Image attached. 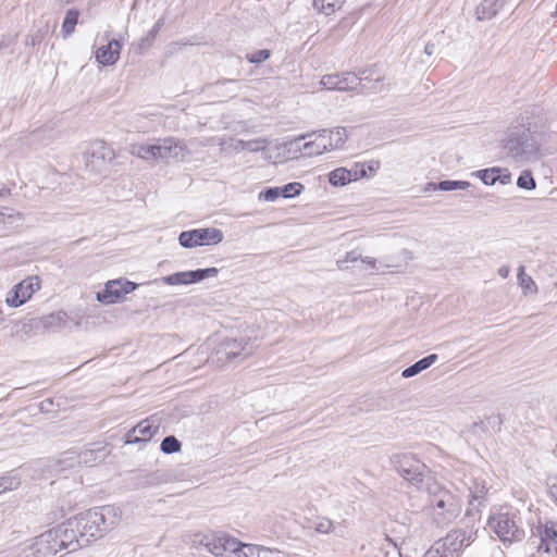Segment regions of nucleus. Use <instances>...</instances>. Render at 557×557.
<instances>
[{"label":"nucleus","instance_id":"obj_49","mask_svg":"<svg viewBox=\"0 0 557 557\" xmlns=\"http://www.w3.org/2000/svg\"><path fill=\"white\" fill-rule=\"evenodd\" d=\"M16 41V35H3L0 38V50L5 49Z\"/></svg>","mask_w":557,"mask_h":557},{"label":"nucleus","instance_id":"obj_45","mask_svg":"<svg viewBox=\"0 0 557 557\" xmlns=\"http://www.w3.org/2000/svg\"><path fill=\"white\" fill-rule=\"evenodd\" d=\"M359 259H361V252L358 251L357 249H354L351 251H348L343 260H338L337 261V268L339 270H345L347 268L345 265V263H347V262H356Z\"/></svg>","mask_w":557,"mask_h":557},{"label":"nucleus","instance_id":"obj_53","mask_svg":"<svg viewBox=\"0 0 557 557\" xmlns=\"http://www.w3.org/2000/svg\"><path fill=\"white\" fill-rule=\"evenodd\" d=\"M435 50H436V46H435V44H432V42L426 44V46L424 48V52L428 55L434 54Z\"/></svg>","mask_w":557,"mask_h":557},{"label":"nucleus","instance_id":"obj_38","mask_svg":"<svg viewBox=\"0 0 557 557\" xmlns=\"http://www.w3.org/2000/svg\"><path fill=\"white\" fill-rule=\"evenodd\" d=\"M517 186L521 189L532 190L536 187L535 180L531 171H522L517 180Z\"/></svg>","mask_w":557,"mask_h":557},{"label":"nucleus","instance_id":"obj_2","mask_svg":"<svg viewBox=\"0 0 557 557\" xmlns=\"http://www.w3.org/2000/svg\"><path fill=\"white\" fill-rule=\"evenodd\" d=\"M423 491L430 495L431 516L434 523L445 527L457 519L461 512V500L455 493L441 487L435 481Z\"/></svg>","mask_w":557,"mask_h":557},{"label":"nucleus","instance_id":"obj_58","mask_svg":"<svg viewBox=\"0 0 557 557\" xmlns=\"http://www.w3.org/2000/svg\"><path fill=\"white\" fill-rule=\"evenodd\" d=\"M223 83H235V81H233V79H226V81H223Z\"/></svg>","mask_w":557,"mask_h":557},{"label":"nucleus","instance_id":"obj_37","mask_svg":"<svg viewBox=\"0 0 557 557\" xmlns=\"http://www.w3.org/2000/svg\"><path fill=\"white\" fill-rule=\"evenodd\" d=\"M160 449L166 455L178 453L182 449V443L175 436L169 435L162 440Z\"/></svg>","mask_w":557,"mask_h":557},{"label":"nucleus","instance_id":"obj_26","mask_svg":"<svg viewBox=\"0 0 557 557\" xmlns=\"http://www.w3.org/2000/svg\"><path fill=\"white\" fill-rule=\"evenodd\" d=\"M470 183L467 181H441L438 183H429L425 190H442V191H450L457 189H468L470 187Z\"/></svg>","mask_w":557,"mask_h":557},{"label":"nucleus","instance_id":"obj_48","mask_svg":"<svg viewBox=\"0 0 557 557\" xmlns=\"http://www.w3.org/2000/svg\"><path fill=\"white\" fill-rule=\"evenodd\" d=\"M547 494L550 500L557 506V478L550 479L547 483Z\"/></svg>","mask_w":557,"mask_h":557},{"label":"nucleus","instance_id":"obj_32","mask_svg":"<svg viewBox=\"0 0 557 557\" xmlns=\"http://www.w3.org/2000/svg\"><path fill=\"white\" fill-rule=\"evenodd\" d=\"M79 16V12L75 9H70L66 11L65 17L63 20L62 24V32L64 34V37L70 36L74 30L75 26L77 24Z\"/></svg>","mask_w":557,"mask_h":557},{"label":"nucleus","instance_id":"obj_52","mask_svg":"<svg viewBox=\"0 0 557 557\" xmlns=\"http://www.w3.org/2000/svg\"><path fill=\"white\" fill-rule=\"evenodd\" d=\"M361 262L368 264L372 269H375L376 260L371 257L361 258Z\"/></svg>","mask_w":557,"mask_h":557},{"label":"nucleus","instance_id":"obj_46","mask_svg":"<svg viewBox=\"0 0 557 557\" xmlns=\"http://www.w3.org/2000/svg\"><path fill=\"white\" fill-rule=\"evenodd\" d=\"M349 171L350 182L357 181L359 178L367 176V170L364 163H356L355 166Z\"/></svg>","mask_w":557,"mask_h":557},{"label":"nucleus","instance_id":"obj_1","mask_svg":"<svg viewBox=\"0 0 557 557\" xmlns=\"http://www.w3.org/2000/svg\"><path fill=\"white\" fill-rule=\"evenodd\" d=\"M120 516L112 506H101L81 512L70 518V525H74L83 545L101 539L109 530L117 524Z\"/></svg>","mask_w":557,"mask_h":557},{"label":"nucleus","instance_id":"obj_44","mask_svg":"<svg viewBox=\"0 0 557 557\" xmlns=\"http://www.w3.org/2000/svg\"><path fill=\"white\" fill-rule=\"evenodd\" d=\"M271 55L270 50L268 49H261L253 53L247 54L246 59L249 63L259 64L268 60Z\"/></svg>","mask_w":557,"mask_h":557},{"label":"nucleus","instance_id":"obj_34","mask_svg":"<svg viewBox=\"0 0 557 557\" xmlns=\"http://www.w3.org/2000/svg\"><path fill=\"white\" fill-rule=\"evenodd\" d=\"M308 528L313 529L317 533L320 534H329L333 531L334 524L329 518L320 517L315 520H310L308 522Z\"/></svg>","mask_w":557,"mask_h":557},{"label":"nucleus","instance_id":"obj_35","mask_svg":"<svg viewBox=\"0 0 557 557\" xmlns=\"http://www.w3.org/2000/svg\"><path fill=\"white\" fill-rule=\"evenodd\" d=\"M314 10L326 16L334 14L341 8L333 0H312Z\"/></svg>","mask_w":557,"mask_h":557},{"label":"nucleus","instance_id":"obj_62","mask_svg":"<svg viewBox=\"0 0 557 557\" xmlns=\"http://www.w3.org/2000/svg\"><path fill=\"white\" fill-rule=\"evenodd\" d=\"M530 557H534V555H531Z\"/></svg>","mask_w":557,"mask_h":557},{"label":"nucleus","instance_id":"obj_56","mask_svg":"<svg viewBox=\"0 0 557 557\" xmlns=\"http://www.w3.org/2000/svg\"><path fill=\"white\" fill-rule=\"evenodd\" d=\"M9 193H10V189L1 188L0 189V197H5L7 195H9Z\"/></svg>","mask_w":557,"mask_h":557},{"label":"nucleus","instance_id":"obj_41","mask_svg":"<svg viewBox=\"0 0 557 557\" xmlns=\"http://www.w3.org/2000/svg\"><path fill=\"white\" fill-rule=\"evenodd\" d=\"M67 320V314L63 311H59L57 313H51L44 318V323L46 326H64Z\"/></svg>","mask_w":557,"mask_h":557},{"label":"nucleus","instance_id":"obj_31","mask_svg":"<svg viewBox=\"0 0 557 557\" xmlns=\"http://www.w3.org/2000/svg\"><path fill=\"white\" fill-rule=\"evenodd\" d=\"M329 182L333 186H345L350 183L349 171L346 168H337L329 174Z\"/></svg>","mask_w":557,"mask_h":557},{"label":"nucleus","instance_id":"obj_23","mask_svg":"<svg viewBox=\"0 0 557 557\" xmlns=\"http://www.w3.org/2000/svg\"><path fill=\"white\" fill-rule=\"evenodd\" d=\"M505 0H483L476 8V16L479 20H491L504 7Z\"/></svg>","mask_w":557,"mask_h":557},{"label":"nucleus","instance_id":"obj_60","mask_svg":"<svg viewBox=\"0 0 557 557\" xmlns=\"http://www.w3.org/2000/svg\"><path fill=\"white\" fill-rule=\"evenodd\" d=\"M555 552H556V554H557V545L555 546Z\"/></svg>","mask_w":557,"mask_h":557},{"label":"nucleus","instance_id":"obj_11","mask_svg":"<svg viewBox=\"0 0 557 557\" xmlns=\"http://www.w3.org/2000/svg\"><path fill=\"white\" fill-rule=\"evenodd\" d=\"M114 159V151L103 141L92 145L85 156V164L94 172H101Z\"/></svg>","mask_w":557,"mask_h":557},{"label":"nucleus","instance_id":"obj_13","mask_svg":"<svg viewBox=\"0 0 557 557\" xmlns=\"http://www.w3.org/2000/svg\"><path fill=\"white\" fill-rule=\"evenodd\" d=\"M324 135L323 129L313 131L311 133L302 134L295 139V144H298L300 140L308 139L304 143L302 156L304 157H315L324 153L325 151H332L329 149L327 139Z\"/></svg>","mask_w":557,"mask_h":557},{"label":"nucleus","instance_id":"obj_43","mask_svg":"<svg viewBox=\"0 0 557 557\" xmlns=\"http://www.w3.org/2000/svg\"><path fill=\"white\" fill-rule=\"evenodd\" d=\"M338 78L339 74H327L321 78V86L326 90H338Z\"/></svg>","mask_w":557,"mask_h":557},{"label":"nucleus","instance_id":"obj_19","mask_svg":"<svg viewBox=\"0 0 557 557\" xmlns=\"http://www.w3.org/2000/svg\"><path fill=\"white\" fill-rule=\"evenodd\" d=\"M247 345L248 342L244 341L243 338H226L222 343L221 348L216 351V354L220 356L219 360L224 358L225 361L230 362L242 355H249L250 351L247 350Z\"/></svg>","mask_w":557,"mask_h":557},{"label":"nucleus","instance_id":"obj_42","mask_svg":"<svg viewBox=\"0 0 557 557\" xmlns=\"http://www.w3.org/2000/svg\"><path fill=\"white\" fill-rule=\"evenodd\" d=\"M20 485V480L14 475H7L0 478V494L7 491H13Z\"/></svg>","mask_w":557,"mask_h":557},{"label":"nucleus","instance_id":"obj_25","mask_svg":"<svg viewBox=\"0 0 557 557\" xmlns=\"http://www.w3.org/2000/svg\"><path fill=\"white\" fill-rule=\"evenodd\" d=\"M437 359L438 356L436 354H431L406 368L403 371L401 376L405 379L412 377L422 372L423 370L430 368Z\"/></svg>","mask_w":557,"mask_h":557},{"label":"nucleus","instance_id":"obj_17","mask_svg":"<svg viewBox=\"0 0 557 557\" xmlns=\"http://www.w3.org/2000/svg\"><path fill=\"white\" fill-rule=\"evenodd\" d=\"M159 431V422L153 418L140 421L127 434V443L148 442Z\"/></svg>","mask_w":557,"mask_h":557},{"label":"nucleus","instance_id":"obj_15","mask_svg":"<svg viewBox=\"0 0 557 557\" xmlns=\"http://www.w3.org/2000/svg\"><path fill=\"white\" fill-rule=\"evenodd\" d=\"M38 288L39 282L37 277L24 280L15 285L12 292L9 293L7 304L10 307H20L25 304Z\"/></svg>","mask_w":557,"mask_h":557},{"label":"nucleus","instance_id":"obj_54","mask_svg":"<svg viewBox=\"0 0 557 557\" xmlns=\"http://www.w3.org/2000/svg\"><path fill=\"white\" fill-rule=\"evenodd\" d=\"M29 39H30V41H28V39H27L26 44H30L32 46H35L37 42H39L41 40V36L34 35V36H30Z\"/></svg>","mask_w":557,"mask_h":557},{"label":"nucleus","instance_id":"obj_61","mask_svg":"<svg viewBox=\"0 0 557 557\" xmlns=\"http://www.w3.org/2000/svg\"><path fill=\"white\" fill-rule=\"evenodd\" d=\"M71 0H65V2H70Z\"/></svg>","mask_w":557,"mask_h":557},{"label":"nucleus","instance_id":"obj_50","mask_svg":"<svg viewBox=\"0 0 557 557\" xmlns=\"http://www.w3.org/2000/svg\"><path fill=\"white\" fill-rule=\"evenodd\" d=\"M379 168H380L379 161H370L369 163L366 164V170L369 172H375L379 170Z\"/></svg>","mask_w":557,"mask_h":557},{"label":"nucleus","instance_id":"obj_5","mask_svg":"<svg viewBox=\"0 0 557 557\" xmlns=\"http://www.w3.org/2000/svg\"><path fill=\"white\" fill-rule=\"evenodd\" d=\"M391 463L400 476L419 491L430 488L429 485L434 481L426 466L411 454H395L391 457Z\"/></svg>","mask_w":557,"mask_h":557},{"label":"nucleus","instance_id":"obj_47","mask_svg":"<svg viewBox=\"0 0 557 557\" xmlns=\"http://www.w3.org/2000/svg\"><path fill=\"white\" fill-rule=\"evenodd\" d=\"M280 196L278 187H269L259 194V199L275 201Z\"/></svg>","mask_w":557,"mask_h":557},{"label":"nucleus","instance_id":"obj_27","mask_svg":"<svg viewBox=\"0 0 557 557\" xmlns=\"http://www.w3.org/2000/svg\"><path fill=\"white\" fill-rule=\"evenodd\" d=\"M75 466H78L77 450L70 449L61 454L60 458L55 461L53 467L55 471L61 472L67 469H72Z\"/></svg>","mask_w":557,"mask_h":557},{"label":"nucleus","instance_id":"obj_51","mask_svg":"<svg viewBox=\"0 0 557 557\" xmlns=\"http://www.w3.org/2000/svg\"><path fill=\"white\" fill-rule=\"evenodd\" d=\"M509 272H510V269L508 265H502L499 269H498V274L500 277L503 278H507L508 275H509Z\"/></svg>","mask_w":557,"mask_h":557},{"label":"nucleus","instance_id":"obj_59","mask_svg":"<svg viewBox=\"0 0 557 557\" xmlns=\"http://www.w3.org/2000/svg\"><path fill=\"white\" fill-rule=\"evenodd\" d=\"M381 81V77H376L375 82L379 83Z\"/></svg>","mask_w":557,"mask_h":557},{"label":"nucleus","instance_id":"obj_33","mask_svg":"<svg viewBox=\"0 0 557 557\" xmlns=\"http://www.w3.org/2000/svg\"><path fill=\"white\" fill-rule=\"evenodd\" d=\"M131 153L144 160H154V144L133 145Z\"/></svg>","mask_w":557,"mask_h":557},{"label":"nucleus","instance_id":"obj_55","mask_svg":"<svg viewBox=\"0 0 557 557\" xmlns=\"http://www.w3.org/2000/svg\"><path fill=\"white\" fill-rule=\"evenodd\" d=\"M502 184H507L510 181V174L500 175L498 180Z\"/></svg>","mask_w":557,"mask_h":557},{"label":"nucleus","instance_id":"obj_9","mask_svg":"<svg viewBox=\"0 0 557 557\" xmlns=\"http://www.w3.org/2000/svg\"><path fill=\"white\" fill-rule=\"evenodd\" d=\"M58 539L53 529L41 533L28 547L30 555L33 557H57L59 553L63 552L62 542H58Z\"/></svg>","mask_w":557,"mask_h":557},{"label":"nucleus","instance_id":"obj_12","mask_svg":"<svg viewBox=\"0 0 557 557\" xmlns=\"http://www.w3.org/2000/svg\"><path fill=\"white\" fill-rule=\"evenodd\" d=\"M216 268L197 269L193 271L176 272L162 277L163 283L168 285H188L213 277L218 274Z\"/></svg>","mask_w":557,"mask_h":557},{"label":"nucleus","instance_id":"obj_39","mask_svg":"<svg viewBox=\"0 0 557 557\" xmlns=\"http://www.w3.org/2000/svg\"><path fill=\"white\" fill-rule=\"evenodd\" d=\"M304 189V185L297 182L288 183L283 187H278L280 195L284 198H294L300 195Z\"/></svg>","mask_w":557,"mask_h":557},{"label":"nucleus","instance_id":"obj_24","mask_svg":"<svg viewBox=\"0 0 557 557\" xmlns=\"http://www.w3.org/2000/svg\"><path fill=\"white\" fill-rule=\"evenodd\" d=\"M324 135H326L329 149L335 150L343 148L344 144L348 138V132L346 127H335L333 129L323 128Z\"/></svg>","mask_w":557,"mask_h":557},{"label":"nucleus","instance_id":"obj_28","mask_svg":"<svg viewBox=\"0 0 557 557\" xmlns=\"http://www.w3.org/2000/svg\"><path fill=\"white\" fill-rule=\"evenodd\" d=\"M104 448L77 450L78 466H92L104 457Z\"/></svg>","mask_w":557,"mask_h":557},{"label":"nucleus","instance_id":"obj_29","mask_svg":"<svg viewBox=\"0 0 557 557\" xmlns=\"http://www.w3.org/2000/svg\"><path fill=\"white\" fill-rule=\"evenodd\" d=\"M165 20L164 17H160L152 28L147 33L146 36H144L140 39V42L138 44V49L140 51L149 49L152 46L153 40L156 39L158 33L161 30V28L164 26Z\"/></svg>","mask_w":557,"mask_h":557},{"label":"nucleus","instance_id":"obj_3","mask_svg":"<svg viewBox=\"0 0 557 557\" xmlns=\"http://www.w3.org/2000/svg\"><path fill=\"white\" fill-rule=\"evenodd\" d=\"M487 524L503 543L512 544L525 536L522 519L517 509L503 507L499 512L490 517Z\"/></svg>","mask_w":557,"mask_h":557},{"label":"nucleus","instance_id":"obj_14","mask_svg":"<svg viewBox=\"0 0 557 557\" xmlns=\"http://www.w3.org/2000/svg\"><path fill=\"white\" fill-rule=\"evenodd\" d=\"M52 529L57 532L58 542H62L61 546L66 553H72L86 546L82 544L81 534H78L76 528L70 525V519Z\"/></svg>","mask_w":557,"mask_h":557},{"label":"nucleus","instance_id":"obj_57","mask_svg":"<svg viewBox=\"0 0 557 557\" xmlns=\"http://www.w3.org/2000/svg\"><path fill=\"white\" fill-rule=\"evenodd\" d=\"M333 1H334V2L336 3V5H338L341 9H342V7L344 5V3L346 2V0H333Z\"/></svg>","mask_w":557,"mask_h":557},{"label":"nucleus","instance_id":"obj_10","mask_svg":"<svg viewBox=\"0 0 557 557\" xmlns=\"http://www.w3.org/2000/svg\"><path fill=\"white\" fill-rule=\"evenodd\" d=\"M137 284L126 278L109 281L101 292L97 293V300L101 304L111 305L121 300L126 294L137 288Z\"/></svg>","mask_w":557,"mask_h":557},{"label":"nucleus","instance_id":"obj_36","mask_svg":"<svg viewBox=\"0 0 557 557\" xmlns=\"http://www.w3.org/2000/svg\"><path fill=\"white\" fill-rule=\"evenodd\" d=\"M476 175L480 177L484 185H494L500 178V169L492 168L480 170L476 172Z\"/></svg>","mask_w":557,"mask_h":557},{"label":"nucleus","instance_id":"obj_20","mask_svg":"<svg viewBox=\"0 0 557 557\" xmlns=\"http://www.w3.org/2000/svg\"><path fill=\"white\" fill-rule=\"evenodd\" d=\"M369 71H362L360 76H357L354 73L350 72H344L339 74L338 78V86L339 91H358V92H366L367 88L363 84L364 81H369L370 74H368Z\"/></svg>","mask_w":557,"mask_h":557},{"label":"nucleus","instance_id":"obj_6","mask_svg":"<svg viewBox=\"0 0 557 557\" xmlns=\"http://www.w3.org/2000/svg\"><path fill=\"white\" fill-rule=\"evenodd\" d=\"M203 545L215 557H249L252 547L238 542L227 534H212L205 536Z\"/></svg>","mask_w":557,"mask_h":557},{"label":"nucleus","instance_id":"obj_40","mask_svg":"<svg viewBox=\"0 0 557 557\" xmlns=\"http://www.w3.org/2000/svg\"><path fill=\"white\" fill-rule=\"evenodd\" d=\"M519 285L524 292H535L536 285L530 275L524 273V267L520 265L518 271Z\"/></svg>","mask_w":557,"mask_h":557},{"label":"nucleus","instance_id":"obj_4","mask_svg":"<svg viewBox=\"0 0 557 557\" xmlns=\"http://www.w3.org/2000/svg\"><path fill=\"white\" fill-rule=\"evenodd\" d=\"M540 141L536 133L529 128L512 132L505 143V151L515 162L524 163L535 161L541 156Z\"/></svg>","mask_w":557,"mask_h":557},{"label":"nucleus","instance_id":"obj_18","mask_svg":"<svg viewBox=\"0 0 557 557\" xmlns=\"http://www.w3.org/2000/svg\"><path fill=\"white\" fill-rule=\"evenodd\" d=\"M184 157V147L174 137H166L154 144V160Z\"/></svg>","mask_w":557,"mask_h":557},{"label":"nucleus","instance_id":"obj_21","mask_svg":"<svg viewBox=\"0 0 557 557\" xmlns=\"http://www.w3.org/2000/svg\"><path fill=\"white\" fill-rule=\"evenodd\" d=\"M536 531L540 535L537 550L548 554L550 552V543L557 546V522L546 521L544 524L537 525Z\"/></svg>","mask_w":557,"mask_h":557},{"label":"nucleus","instance_id":"obj_30","mask_svg":"<svg viewBox=\"0 0 557 557\" xmlns=\"http://www.w3.org/2000/svg\"><path fill=\"white\" fill-rule=\"evenodd\" d=\"M269 141L265 138H256L251 140H242L237 141L236 148H240L242 150L258 152L264 150L268 146Z\"/></svg>","mask_w":557,"mask_h":557},{"label":"nucleus","instance_id":"obj_22","mask_svg":"<svg viewBox=\"0 0 557 557\" xmlns=\"http://www.w3.org/2000/svg\"><path fill=\"white\" fill-rule=\"evenodd\" d=\"M121 48L120 41L113 39L97 50L96 59L101 65H112L119 60Z\"/></svg>","mask_w":557,"mask_h":557},{"label":"nucleus","instance_id":"obj_16","mask_svg":"<svg viewBox=\"0 0 557 557\" xmlns=\"http://www.w3.org/2000/svg\"><path fill=\"white\" fill-rule=\"evenodd\" d=\"M53 140V132L49 126H41L32 131L27 135L15 138V144L27 146L30 149H37L40 146H47Z\"/></svg>","mask_w":557,"mask_h":557},{"label":"nucleus","instance_id":"obj_8","mask_svg":"<svg viewBox=\"0 0 557 557\" xmlns=\"http://www.w3.org/2000/svg\"><path fill=\"white\" fill-rule=\"evenodd\" d=\"M224 238L223 232L215 227L194 228L184 231L178 236V243L184 248L218 245Z\"/></svg>","mask_w":557,"mask_h":557},{"label":"nucleus","instance_id":"obj_7","mask_svg":"<svg viewBox=\"0 0 557 557\" xmlns=\"http://www.w3.org/2000/svg\"><path fill=\"white\" fill-rule=\"evenodd\" d=\"M469 544L470 535L466 530H453L445 537L436 541L425 552L424 557H459Z\"/></svg>","mask_w":557,"mask_h":557}]
</instances>
